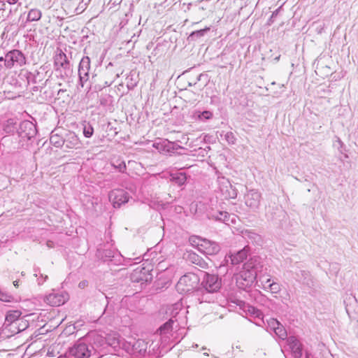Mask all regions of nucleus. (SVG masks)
Returning <instances> with one entry per match:
<instances>
[{
  "label": "nucleus",
  "mask_w": 358,
  "mask_h": 358,
  "mask_svg": "<svg viewBox=\"0 0 358 358\" xmlns=\"http://www.w3.org/2000/svg\"><path fill=\"white\" fill-rule=\"evenodd\" d=\"M201 285V289L197 291L201 294L200 303L215 302L222 287V279L218 275L203 272Z\"/></svg>",
  "instance_id": "1"
},
{
  "label": "nucleus",
  "mask_w": 358,
  "mask_h": 358,
  "mask_svg": "<svg viewBox=\"0 0 358 358\" xmlns=\"http://www.w3.org/2000/svg\"><path fill=\"white\" fill-rule=\"evenodd\" d=\"M262 265L259 257L251 258L244 264L243 269L235 275L238 287L242 289L250 287L256 280L258 273L262 271Z\"/></svg>",
  "instance_id": "2"
},
{
  "label": "nucleus",
  "mask_w": 358,
  "mask_h": 358,
  "mask_svg": "<svg viewBox=\"0 0 358 358\" xmlns=\"http://www.w3.org/2000/svg\"><path fill=\"white\" fill-rule=\"evenodd\" d=\"M180 306L181 305L178 303L173 306L172 317L158 329L161 336L160 348L164 352L170 350L174 346V344L171 345L173 339L176 338L174 336L176 332L173 330H176L179 326L177 320L174 318L178 314L177 310L180 308Z\"/></svg>",
  "instance_id": "3"
},
{
  "label": "nucleus",
  "mask_w": 358,
  "mask_h": 358,
  "mask_svg": "<svg viewBox=\"0 0 358 358\" xmlns=\"http://www.w3.org/2000/svg\"><path fill=\"white\" fill-rule=\"evenodd\" d=\"M148 349V343L141 339H133L123 343V351L134 357H145Z\"/></svg>",
  "instance_id": "4"
},
{
  "label": "nucleus",
  "mask_w": 358,
  "mask_h": 358,
  "mask_svg": "<svg viewBox=\"0 0 358 358\" xmlns=\"http://www.w3.org/2000/svg\"><path fill=\"white\" fill-rule=\"evenodd\" d=\"M26 62L24 55L19 50H12L4 56V66L8 69L20 68Z\"/></svg>",
  "instance_id": "5"
},
{
  "label": "nucleus",
  "mask_w": 358,
  "mask_h": 358,
  "mask_svg": "<svg viewBox=\"0 0 358 358\" xmlns=\"http://www.w3.org/2000/svg\"><path fill=\"white\" fill-rule=\"evenodd\" d=\"M199 282V277L194 273H189L179 279L176 287L178 291L187 293L196 288Z\"/></svg>",
  "instance_id": "6"
},
{
  "label": "nucleus",
  "mask_w": 358,
  "mask_h": 358,
  "mask_svg": "<svg viewBox=\"0 0 358 358\" xmlns=\"http://www.w3.org/2000/svg\"><path fill=\"white\" fill-rule=\"evenodd\" d=\"M17 133L23 141H31L37 134L36 125L29 120H24L18 124Z\"/></svg>",
  "instance_id": "7"
},
{
  "label": "nucleus",
  "mask_w": 358,
  "mask_h": 358,
  "mask_svg": "<svg viewBox=\"0 0 358 358\" xmlns=\"http://www.w3.org/2000/svg\"><path fill=\"white\" fill-rule=\"evenodd\" d=\"M218 189L224 199H235L237 196V191L232 186L229 180L222 176L217 180Z\"/></svg>",
  "instance_id": "8"
},
{
  "label": "nucleus",
  "mask_w": 358,
  "mask_h": 358,
  "mask_svg": "<svg viewBox=\"0 0 358 358\" xmlns=\"http://www.w3.org/2000/svg\"><path fill=\"white\" fill-rule=\"evenodd\" d=\"M150 272L151 269L149 268L138 266L131 273L130 279L134 282L145 284L152 279V274Z\"/></svg>",
  "instance_id": "9"
},
{
  "label": "nucleus",
  "mask_w": 358,
  "mask_h": 358,
  "mask_svg": "<svg viewBox=\"0 0 358 358\" xmlns=\"http://www.w3.org/2000/svg\"><path fill=\"white\" fill-rule=\"evenodd\" d=\"M90 59L89 57H83L78 66V86L83 87L85 84L90 80Z\"/></svg>",
  "instance_id": "10"
},
{
  "label": "nucleus",
  "mask_w": 358,
  "mask_h": 358,
  "mask_svg": "<svg viewBox=\"0 0 358 358\" xmlns=\"http://www.w3.org/2000/svg\"><path fill=\"white\" fill-rule=\"evenodd\" d=\"M106 338L99 334H94L92 337V342L90 343V349L94 354H96L99 357H102L107 349Z\"/></svg>",
  "instance_id": "11"
},
{
  "label": "nucleus",
  "mask_w": 358,
  "mask_h": 358,
  "mask_svg": "<svg viewBox=\"0 0 358 358\" xmlns=\"http://www.w3.org/2000/svg\"><path fill=\"white\" fill-rule=\"evenodd\" d=\"M197 248L201 252L206 255H216L220 250V247L217 243L205 238L203 241H197Z\"/></svg>",
  "instance_id": "12"
},
{
  "label": "nucleus",
  "mask_w": 358,
  "mask_h": 358,
  "mask_svg": "<svg viewBox=\"0 0 358 358\" xmlns=\"http://www.w3.org/2000/svg\"><path fill=\"white\" fill-rule=\"evenodd\" d=\"M109 199L112 201L114 208H120L122 204L128 202L129 194L124 189H114L109 194Z\"/></svg>",
  "instance_id": "13"
},
{
  "label": "nucleus",
  "mask_w": 358,
  "mask_h": 358,
  "mask_svg": "<svg viewBox=\"0 0 358 358\" xmlns=\"http://www.w3.org/2000/svg\"><path fill=\"white\" fill-rule=\"evenodd\" d=\"M70 354L76 358H88L92 355V350L86 343L78 342L71 348Z\"/></svg>",
  "instance_id": "14"
},
{
  "label": "nucleus",
  "mask_w": 358,
  "mask_h": 358,
  "mask_svg": "<svg viewBox=\"0 0 358 358\" xmlns=\"http://www.w3.org/2000/svg\"><path fill=\"white\" fill-rule=\"evenodd\" d=\"M261 194L255 189H251L245 195V203L248 207L255 211L260 205Z\"/></svg>",
  "instance_id": "15"
},
{
  "label": "nucleus",
  "mask_w": 358,
  "mask_h": 358,
  "mask_svg": "<svg viewBox=\"0 0 358 358\" xmlns=\"http://www.w3.org/2000/svg\"><path fill=\"white\" fill-rule=\"evenodd\" d=\"M64 136V146L66 149H78L81 148V142L76 133L65 129L62 131Z\"/></svg>",
  "instance_id": "16"
},
{
  "label": "nucleus",
  "mask_w": 358,
  "mask_h": 358,
  "mask_svg": "<svg viewBox=\"0 0 358 358\" xmlns=\"http://www.w3.org/2000/svg\"><path fill=\"white\" fill-rule=\"evenodd\" d=\"M62 131H65L63 128H56L52 131L50 136V143L56 148H62L64 145V136Z\"/></svg>",
  "instance_id": "17"
},
{
  "label": "nucleus",
  "mask_w": 358,
  "mask_h": 358,
  "mask_svg": "<svg viewBox=\"0 0 358 358\" xmlns=\"http://www.w3.org/2000/svg\"><path fill=\"white\" fill-rule=\"evenodd\" d=\"M106 338L107 341V348L110 347L113 348L114 352H117V355H123V354L121 353L120 351H123V343H126V341L115 336H109Z\"/></svg>",
  "instance_id": "18"
},
{
  "label": "nucleus",
  "mask_w": 358,
  "mask_h": 358,
  "mask_svg": "<svg viewBox=\"0 0 358 358\" xmlns=\"http://www.w3.org/2000/svg\"><path fill=\"white\" fill-rule=\"evenodd\" d=\"M68 298L66 296L59 293H51L45 296V301L46 303L52 306H59L63 305Z\"/></svg>",
  "instance_id": "19"
},
{
  "label": "nucleus",
  "mask_w": 358,
  "mask_h": 358,
  "mask_svg": "<svg viewBox=\"0 0 358 358\" xmlns=\"http://www.w3.org/2000/svg\"><path fill=\"white\" fill-rule=\"evenodd\" d=\"M287 343L294 358H301L302 356V345L296 337H288Z\"/></svg>",
  "instance_id": "20"
},
{
  "label": "nucleus",
  "mask_w": 358,
  "mask_h": 358,
  "mask_svg": "<svg viewBox=\"0 0 358 358\" xmlns=\"http://www.w3.org/2000/svg\"><path fill=\"white\" fill-rule=\"evenodd\" d=\"M248 255L249 248L246 246L242 250L238 251L236 253L229 255V258L230 259L231 264L232 265H237L246 259Z\"/></svg>",
  "instance_id": "21"
},
{
  "label": "nucleus",
  "mask_w": 358,
  "mask_h": 358,
  "mask_svg": "<svg viewBox=\"0 0 358 358\" xmlns=\"http://www.w3.org/2000/svg\"><path fill=\"white\" fill-rule=\"evenodd\" d=\"M55 66L56 70H58L59 68H63L64 69L69 68V62L67 57L62 50H60L55 57Z\"/></svg>",
  "instance_id": "22"
},
{
  "label": "nucleus",
  "mask_w": 358,
  "mask_h": 358,
  "mask_svg": "<svg viewBox=\"0 0 358 358\" xmlns=\"http://www.w3.org/2000/svg\"><path fill=\"white\" fill-rule=\"evenodd\" d=\"M187 259L192 264L199 266L201 268L206 269L208 267V263L199 255L194 252L187 255Z\"/></svg>",
  "instance_id": "23"
},
{
  "label": "nucleus",
  "mask_w": 358,
  "mask_h": 358,
  "mask_svg": "<svg viewBox=\"0 0 358 358\" xmlns=\"http://www.w3.org/2000/svg\"><path fill=\"white\" fill-rule=\"evenodd\" d=\"M231 215L226 211H215L210 214V217L217 220L229 224V222H234V217L231 218Z\"/></svg>",
  "instance_id": "24"
},
{
  "label": "nucleus",
  "mask_w": 358,
  "mask_h": 358,
  "mask_svg": "<svg viewBox=\"0 0 358 358\" xmlns=\"http://www.w3.org/2000/svg\"><path fill=\"white\" fill-rule=\"evenodd\" d=\"M296 280L302 284L310 287L313 285V282L310 274L307 271L300 270L296 273Z\"/></svg>",
  "instance_id": "25"
},
{
  "label": "nucleus",
  "mask_w": 358,
  "mask_h": 358,
  "mask_svg": "<svg viewBox=\"0 0 358 358\" xmlns=\"http://www.w3.org/2000/svg\"><path fill=\"white\" fill-rule=\"evenodd\" d=\"M22 315V312L19 310H10L6 313L5 322L3 325L10 324L17 322Z\"/></svg>",
  "instance_id": "26"
},
{
  "label": "nucleus",
  "mask_w": 358,
  "mask_h": 358,
  "mask_svg": "<svg viewBox=\"0 0 358 358\" xmlns=\"http://www.w3.org/2000/svg\"><path fill=\"white\" fill-rule=\"evenodd\" d=\"M17 123L14 119L8 120L3 126V130L6 134H14L17 132Z\"/></svg>",
  "instance_id": "27"
},
{
  "label": "nucleus",
  "mask_w": 358,
  "mask_h": 358,
  "mask_svg": "<svg viewBox=\"0 0 358 358\" xmlns=\"http://www.w3.org/2000/svg\"><path fill=\"white\" fill-rule=\"evenodd\" d=\"M171 180L179 186L183 185L187 181V176L185 173L179 172L171 175Z\"/></svg>",
  "instance_id": "28"
},
{
  "label": "nucleus",
  "mask_w": 358,
  "mask_h": 358,
  "mask_svg": "<svg viewBox=\"0 0 358 358\" xmlns=\"http://www.w3.org/2000/svg\"><path fill=\"white\" fill-rule=\"evenodd\" d=\"M210 31V27H205L204 29H201L199 30H196L194 31H192L188 38L192 41L197 40L203 36H205V34Z\"/></svg>",
  "instance_id": "29"
},
{
  "label": "nucleus",
  "mask_w": 358,
  "mask_h": 358,
  "mask_svg": "<svg viewBox=\"0 0 358 358\" xmlns=\"http://www.w3.org/2000/svg\"><path fill=\"white\" fill-rule=\"evenodd\" d=\"M0 301L3 302H8V303H13L16 302L17 300L15 299V297L7 292L6 291H4L0 288Z\"/></svg>",
  "instance_id": "30"
},
{
  "label": "nucleus",
  "mask_w": 358,
  "mask_h": 358,
  "mask_svg": "<svg viewBox=\"0 0 358 358\" xmlns=\"http://www.w3.org/2000/svg\"><path fill=\"white\" fill-rule=\"evenodd\" d=\"M41 17V12L38 9H31L27 15V20L30 22L38 21Z\"/></svg>",
  "instance_id": "31"
},
{
  "label": "nucleus",
  "mask_w": 358,
  "mask_h": 358,
  "mask_svg": "<svg viewBox=\"0 0 358 358\" xmlns=\"http://www.w3.org/2000/svg\"><path fill=\"white\" fill-rule=\"evenodd\" d=\"M266 283L268 284V289H270V291L272 293L278 294L280 292V290H281L280 285L278 282H271V280L268 279L266 281Z\"/></svg>",
  "instance_id": "32"
},
{
  "label": "nucleus",
  "mask_w": 358,
  "mask_h": 358,
  "mask_svg": "<svg viewBox=\"0 0 358 358\" xmlns=\"http://www.w3.org/2000/svg\"><path fill=\"white\" fill-rule=\"evenodd\" d=\"M94 134V129L90 123L83 124V135L86 138H90Z\"/></svg>",
  "instance_id": "33"
},
{
  "label": "nucleus",
  "mask_w": 358,
  "mask_h": 358,
  "mask_svg": "<svg viewBox=\"0 0 358 358\" xmlns=\"http://www.w3.org/2000/svg\"><path fill=\"white\" fill-rule=\"evenodd\" d=\"M274 332L280 339L284 340L287 338V331L283 325L281 324L278 327H276V329L274 331Z\"/></svg>",
  "instance_id": "34"
},
{
  "label": "nucleus",
  "mask_w": 358,
  "mask_h": 358,
  "mask_svg": "<svg viewBox=\"0 0 358 358\" xmlns=\"http://www.w3.org/2000/svg\"><path fill=\"white\" fill-rule=\"evenodd\" d=\"M5 329H7L8 331L12 333L13 334H16L20 333L19 328H17V322L10 323V324L3 325Z\"/></svg>",
  "instance_id": "35"
},
{
  "label": "nucleus",
  "mask_w": 358,
  "mask_h": 358,
  "mask_svg": "<svg viewBox=\"0 0 358 358\" xmlns=\"http://www.w3.org/2000/svg\"><path fill=\"white\" fill-rule=\"evenodd\" d=\"M213 117V113L209 110H204L201 113H199L198 119L201 121H206L207 120L211 119Z\"/></svg>",
  "instance_id": "36"
},
{
  "label": "nucleus",
  "mask_w": 358,
  "mask_h": 358,
  "mask_svg": "<svg viewBox=\"0 0 358 358\" xmlns=\"http://www.w3.org/2000/svg\"><path fill=\"white\" fill-rule=\"evenodd\" d=\"M17 328H19L20 332L25 330L29 327L28 321L20 318L17 321Z\"/></svg>",
  "instance_id": "37"
},
{
  "label": "nucleus",
  "mask_w": 358,
  "mask_h": 358,
  "mask_svg": "<svg viewBox=\"0 0 358 358\" xmlns=\"http://www.w3.org/2000/svg\"><path fill=\"white\" fill-rule=\"evenodd\" d=\"M280 324V323L276 319L274 318L271 319L268 322V327L270 328L271 330L273 331L276 329V327H278Z\"/></svg>",
  "instance_id": "38"
},
{
  "label": "nucleus",
  "mask_w": 358,
  "mask_h": 358,
  "mask_svg": "<svg viewBox=\"0 0 358 358\" xmlns=\"http://www.w3.org/2000/svg\"><path fill=\"white\" fill-rule=\"evenodd\" d=\"M248 311L252 315L257 317H259L262 315L261 312L259 310H258L257 308H256L254 306H249L248 307Z\"/></svg>",
  "instance_id": "39"
},
{
  "label": "nucleus",
  "mask_w": 358,
  "mask_h": 358,
  "mask_svg": "<svg viewBox=\"0 0 358 358\" xmlns=\"http://www.w3.org/2000/svg\"><path fill=\"white\" fill-rule=\"evenodd\" d=\"M38 275H39V277L38 278L37 280H38V284L40 285H42L45 281H46V280L48 278V277L47 275H43L42 273H37L36 270H35L34 275L36 277H38Z\"/></svg>",
  "instance_id": "40"
},
{
  "label": "nucleus",
  "mask_w": 358,
  "mask_h": 358,
  "mask_svg": "<svg viewBox=\"0 0 358 358\" xmlns=\"http://www.w3.org/2000/svg\"><path fill=\"white\" fill-rule=\"evenodd\" d=\"M225 139L229 143L234 144L236 141V138L232 132H227L225 135Z\"/></svg>",
  "instance_id": "41"
},
{
  "label": "nucleus",
  "mask_w": 358,
  "mask_h": 358,
  "mask_svg": "<svg viewBox=\"0 0 358 358\" xmlns=\"http://www.w3.org/2000/svg\"><path fill=\"white\" fill-rule=\"evenodd\" d=\"M113 166L115 167V169H117L121 173H124L127 169L126 164L124 162H120L118 165L113 164Z\"/></svg>",
  "instance_id": "42"
},
{
  "label": "nucleus",
  "mask_w": 358,
  "mask_h": 358,
  "mask_svg": "<svg viewBox=\"0 0 358 358\" xmlns=\"http://www.w3.org/2000/svg\"><path fill=\"white\" fill-rule=\"evenodd\" d=\"M118 76H119L118 74H116L115 76L112 77L110 79L106 80L104 81L103 87L110 86L113 84V83L115 81V78H117Z\"/></svg>",
  "instance_id": "43"
},
{
  "label": "nucleus",
  "mask_w": 358,
  "mask_h": 358,
  "mask_svg": "<svg viewBox=\"0 0 358 358\" xmlns=\"http://www.w3.org/2000/svg\"><path fill=\"white\" fill-rule=\"evenodd\" d=\"M112 252L110 250H106L104 251V257L105 259L104 261H112V257H113V255H112Z\"/></svg>",
  "instance_id": "44"
},
{
  "label": "nucleus",
  "mask_w": 358,
  "mask_h": 358,
  "mask_svg": "<svg viewBox=\"0 0 358 358\" xmlns=\"http://www.w3.org/2000/svg\"><path fill=\"white\" fill-rule=\"evenodd\" d=\"M204 238H201L198 236H194L190 238L189 241L193 245H196L197 247V241H203Z\"/></svg>",
  "instance_id": "45"
},
{
  "label": "nucleus",
  "mask_w": 358,
  "mask_h": 358,
  "mask_svg": "<svg viewBox=\"0 0 358 358\" xmlns=\"http://www.w3.org/2000/svg\"><path fill=\"white\" fill-rule=\"evenodd\" d=\"M177 148H182V147H180L179 145H177V147H176V145L174 143H172V142H170V141L168 142V149H167V150L169 152L171 151V149L175 150V149H177Z\"/></svg>",
  "instance_id": "46"
},
{
  "label": "nucleus",
  "mask_w": 358,
  "mask_h": 358,
  "mask_svg": "<svg viewBox=\"0 0 358 358\" xmlns=\"http://www.w3.org/2000/svg\"><path fill=\"white\" fill-rule=\"evenodd\" d=\"M88 285L89 282L87 280H83L78 283V287L80 289H85L88 286Z\"/></svg>",
  "instance_id": "47"
},
{
  "label": "nucleus",
  "mask_w": 358,
  "mask_h": 358,
  "mask_svg": "<svg viewBox=\"0 0 358 358\" xmlns=\"http://www.w3.org/2000/svg\"><path fill=\"white\" fill-rule=\"evenodd\" d=\"M96 74L92 73V80L90 81L91 83H96L97 81L96 80Z\"/></svg>",
  "instance_id": "48"
},
{
  "label": "nucleus",
  "mask_w": 358,
  "mask_h": 358,
  "mask_svg": "<svg viewBox=\"0 0 358 358\" xmlns=\"http://www.w3.org/2000/svg\"><path fill=\"white\" fill-rule=\"evenodd\" d=\"M3 1L8 2L9 4H15L18 0H3Z\"/></svg>",
  "instance_id": "49"
},
{
  "label": "nucleus",
  "mask_w": 358,
  "mask_h": 358,
  "mask_svg": "<svg viewBox=\"0 0 358 358\" xmlns=\"http://www.w3.org/2000/svg\"><path fill=\"white\" fill-rule=\"evenodd\" d=\"M336 142L338 143V144L340 145L341 148L343 147V143L342 142V141L339 138H337Z\"/></svg>",
  "instance_id": "50"
},
{
  "label": "nucleus",
  "mask_w": 358,
  "mask_h": 358,
  "mask_svg": "<svg viewBox=\"0 0 358 358\" xmlns=\"http://www.w3.org/2000/svg\"><path fill=\"white\" fill-rule=\"evenodd\" d=\"M18 283H19V281H18V280H15V281L13 282V285H14L15 287H18V285H19V284H18Z\"/></svg>",
  "instance_id": "51"
},
{
  "label": "nucleus",
  "mask_w": 358,
  "mask_h": 358,
  "mask_svg": "<svg viewBox=\"0 0 358 358\" xmlns=\"http://www.w3.org/2000/svg\"><path fill=\"white\" fill-rule=\"evenodd\" d=\"M2 62L4 63V57H0V63ZM0 66H1V64H0Z\"/></svg>",
  "instance_id": "52"
},
{
  "label": "nucleus",
  "mask_w": 358,
  "mask_h": 358,
  "mask_svg": "<svg viewBox=\"0 0 358 358\" xmlns=\"http://www.w3.org/2000/svg\"><path fill=\"white\" fill-rule=\"evenodd\" d=\"M277 13H278V10H275V12H273L271 15V18L273 17L274 16H276Z\"/></svg>",
  "instance_id": "53"
},
{
  "label": "nucleus",
  "mask_w": 358,
  "mask_h": 358,
  "mask_svg": "<svg viewBox=\"0 0 358 358\" xmlns=\"http://www.w3.org/2000/svg\"><path fill=\"white\" fill-rule=\"evenodd\" d=\"M104 73H105L106 76H107L108 74H110V72L109 70L106 69Z\"/></svg>",
  "instance_id": "54"
},
{
  "label": "nucleus",
  "mask_w": 358,
  "mask_h": 358,
  "mask_svg": "<svg viewBox=\"0 0 358 358\" xmlns=\"http://www.w3.org/2000/svg\"><path fill=\"white\" fill-rule=\"evenodd\" d=\"M201 77V74L198 76L197 80H200Z\"/></svg>",
  "instance_id": "55"
},
{
  "label": "nucleus",
  "mask_w": 358,
  "mask_h": 358,
  "mask_svg": "<svg viewBox=\"0 0 358 358\" xmlns=\"http://www.w3.org/2000/svg\"><path fill=\"white\" fill-rule=\"evenodd\" d=\"M306 358H308V357H306Z\"/></svg>",
  "instance_id": "56"
}]
</instances>
